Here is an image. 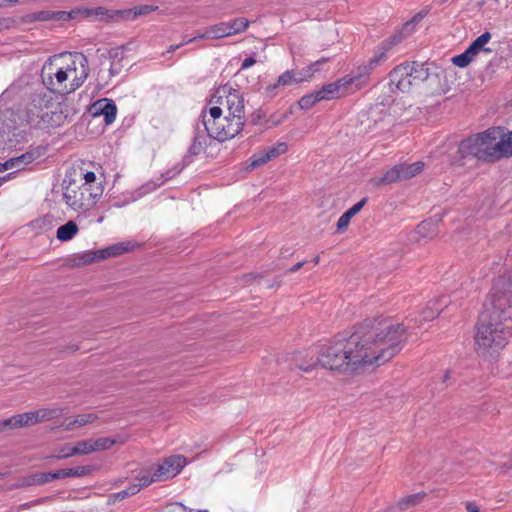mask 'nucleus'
<instances>
[{"mask_svg": "<svg viewBox=\"0 0 512 512\" xmlns=\"http://www.w3.org/2000/svg\"><path fill=\"white\" fill-rule=\"evenodd\" d=\"M407 340L404 324L387 318L367 319L351 334H339L323 344L317 363L299 364L310 372L321 367L339 372H353L367 365H381L398 354Z\"/></svg>", "mask_w": 512, "mask_h": 512, "instance_id": "obj_1", "label": "nucleus"}, {"mask_svg": "<svg viewBox=\"0 0 512 512\" xmlns=\"http://www.w3.org/2000/svg\"><path fill=\"white\" fill-rule=\"evenodd\" d=\"M89 75V63L83 53H65L50 57L42 66L43 85L53 93L67 94L78 89Z\"/></svg>", "mask_w": 512, "mask_h": 512, "instance_id": "obj_2", "label": "nucleus"}, {"mask_svg": "<svg viewBox=\"0 0 512 512\" xmlns=\"http://www.w3.org/2000/svg\"><path fill=\"white\" fill-rule=\"evenodd\" d=\"M501 143L500 127H491L462 140L458 152L464 158L494 163L502 159Z\"/></svg>", "mask_w": 512, "mask_h": 512, "instance_id": "obj_3", "label": "nucleus"}, {"mask_svg": "<svg viewBox=\"0 0 512 512\" xmlns=\"http://www.w3.org/2000/svg\"><path fill=\"white\" fill-rule=\"evenodd\" d=\"M512 334V325L480 315L475 335L476 351L483 357H493L505 347Z\"/></svg>", "mask_w": 512, "mask_h": 512, "instance_id": "obj_4", "label": "nucleus"}, {"mask_svg": "<svg viewBox=\"0 0 512 512\" xmlns=\"http://www.w3.org/2000/svg\"><path fill=\"white\" fill-rule=\"evenodd\" d=\"M481 314L512 325V269L493 283Z\"/></svg>", "mask_w": 512, "mask_h": 512, "instance_id": "obj_5", "label": "nucleus"}, {"mask_svg": "<svg viewBox=\"0 0 512 512\" xmlns=\"http://www.w3.org/2000/svg\"><path fill=\"white\" fill-rule=\"evenodd\" d=\"M223 108L210 107L208 112H203L201 120L209 128L210 136L220 142L227 141L237 136L243 129L245 120L230 116H223Z\"/></svg>", "mask_w": 512, "mask_h": 512, "instance_id": "obj_6", "label": "nucleus"}, {"mask_svg": "<svg viewBox=\"0 0 512 512\" xmlns=\"http://www.w3.org/2000/svg\"><path fill=\"white\" fill-rule=\"evenodd\" d=\"M429 77V68L424 63L406 62L395 67L389 74L390 86H395L397 90L406 93L414 85L427 80Z\"/></svg>", "mask_w": 512, "mask_h": 512, "instance_id": "obj_7", "label": "nucleus"}, {"mask_svg": "<svg viewBox=\"0 0 512 512\" xmlns=\"http://www.w3.org/2000/svg\"><path fill=\"white\" fill-rule=\"evenodd\" d=\"M104 187L77 186L69 182L63 194L66 204L74 211H87L91 209L102 196Z\"/></svg>", "mask_w": 512, "mask_h": 512, "instance_id": "obj_8", "label": "nucleus"}, {"mask_svg": "<svg viewBox=\"0 0 512 512\" xmlns=\"http://www.w3.org/2000/svg\"><path fill=\"white\" fill-rule=\"evenodd\" d=\"M365 85L366 78L365 76H363V74L359 73L354 76L347 75L333 83L324 85L317 92L321 100H332L344 96L346 94L353 93L354 91L361 89Z\"/></svg>", "mask_w": 512, "mask_h": 512, "instance_id": "obj_9", "label": "nucleus"}, {"mask_svg": "<svg viewBox=\"0 0 512 512\" xmlns=\"http://www.w3.org/2000/svg\"><path fill=\"white\" fill-rule=\"evenodd\" d=\"M210 102L218 104L217 106L221 108L224 107L227 112L226 116L245 120L244 98L239 91L229 86L220 87L216 90Z\"/></svg>", "mask_w": 512, "mask_h": 512, "instance_id": "obj_10", "label": "nucleus"}, {"mask_svg": "<svg viewBox=\"0 0 512 512\" xmlns=\"http://www.w3.org/2000/svg\"><path fill=\"white\" fill-rule=\"evenodd\" d=\"M423 167L424 163L422 161L401 163L388 170L381 181L384 183H393L400 180H406L420 173L423 170Z\"/></svg>", "mask_w": 512, "mask_h": 512, "instance_id": "obj_11", "label": "nucleus"}, {"mask_svg": "<svg viewBox=\"0 0 512 512\" xmlns=\"http://www.w3.org/2000/svg\"><path fill=\"white\" fill-rule=\"evenodd\" d=\"M187 464L186 458L181 455H172L165 458L161 463L154 465L156 476L160 481H166L178 475Z\"/></svg>", "mask_w": 512, "mask_h": 512, "instance_id": "obj_12", "label": "nucleus"}, {"mask_svg": "<svg viewBox=\"0 0 512 512\" xmlns=\"http://www.w3.org/2000/svg\"><path fill=\"white\" fill-rule=\"evenodd\" d=\"M288 146L285 142H280L272 146H267L261 149L259 152L253 154L249 160L247 168L253 170L260 166H263L270 160L277 158L287 152Z\"/></svg>", "mask_w": 512, "mask_h": 512, "instance_id": "obj_13", "label": "nucleus"}, {"mask_svg": "<svg viewBox=\"0 0 512 512\" xmlns=\"http://www.w3.org/2000/svg\"><path fill=\"white\" fill-rule=\"evenodd\" d=\"M461 292H454L451 296H441L439 299L430 301L427 307L422 311V319L424 321H431L436 318L445 309L450 306L457 307L456 301Z\"/></svg>", "mask_w": 512, "mask_h": 512, "instance_id": "obj_14", "label": "nucleus"}, {"mask_svg": "<svg viewBox=\"0 0 512 512\" xmlns=\"http://www.w3.org/2000/svg\"><path fill=\"white\" fill-rule=\"evenodd\" d=\"M210 136L209 128H207L202 120L196 122L194 126V136L189 147L190 156H198L205 152Z\"/></svg>", "mask_w": 512, "mask_h": 512, "instance_id": "obj_15", "label": "nucleus"}, {"mask_svg": "<svg viewBox=\"0 0 512 512\" xmlns=\"http://www.w3.org/2000/svg\"><path fill=\"white\" fill-rule=\"evenodd\" d=\"M91 112L93 116H104L106 125H110L116 119L117 107L113 100L102 98L92 104Z\"/></svg>", "mask_w": 512, "mask_h": 512, "instance_id": "obj_16", "label": "nucleus"}, {"mask_svg": "<svg viewBox=\"0 0 512 512\" xmlns=\"http://www.w3.org/2000/svg\"><path fill=\"white\" fill-rule=\"evenodd\" d=\"M39 423L36 411L16 414L0 422V430L32 426Z\"/></svg>", "mask_w": 512, "mask_h": 512, "instance_id": "obj_17", "label": "nucleus"}, {"mask_svg": "<svg viewBox=\"0 0 512 512\" xmlns=\"http://www.w3.org/2000/svg\"><path fill=\"white\" fill-rule=\"evenodd\" d=\"M422 18L423 17L420 14H418L415 17H413L410 21L404 23L400 31L394 33L390 38L384 40L381 43L382 49H387L390 52L394 46L398 45L405 37H407L414 31L416 24Z\"/></svg>", "mask_w": 512, "mask_h": 512, "instance_id": "obj_18", "label": "nucleus"}, {"mask_svg": "<svg viewBox=\"0 0 512 512\" xmlns=\"http://www.w3.org/2000/svg\"><path fill=\"white\" fill-rule=\"evenodd\" d=\"M44 153L45 148L41 146L34 147L20 156L8 159L10 168L15 169V173L16 171L23 170L27 165L42 157Z\"/></svg>", "mask_w": 512, "mask_h": 512, "instance_id": "obj_19", "label": "nucleus"}, {"mask_svg": "<svg viewBox=\"0 0 512 512\" xmlns=\"http://www.w3.org/2000/svg\"><path fill=\"white\" fill-rule=\"evenodd\" d=\"M229 32L230 30L227 29L226 22H220L206 27L202 32L198 33L193 38L188 39V42H194L202 39L218 40L229 37Z\"/></svg>", "mask_w": 512, "mask_h": 512, "instance_id": "obj_20", "label": "nucleus"}, {"mask_svg": "<svg viewBox=\"0 0 512 512\" xmlns=\"http://www.w3.org/2000/svg\"><path fill=\"white\" fill-rule=\"evenodd\" d=\"M185 164L177 163L173 166V168L167 170L164 174H162V180L160 182H148L143 185L138 191V197L146 195L152 191H154L157 187L163 185L167 180L172 179L176 175H178L184 168Z\"/></svg>", "mask_w": 512, "mask_h": 512, "instance_id": "obj_21", "label": "nucleus"}, {"mask_svg": "<svg viewBox=\"0 0 512 512\" xmlns=\"http://www.w3.org/2000/svg\"><path fill=\"white\" fill-rule=\"evenodd\" d=\"M136 244L132 241H125L113 244L109 247L100 249L96 252V256L98 259H106L109 257H115L122 255L126 252H130L134 250Z\"/></svg>", "mask_w": 512, "mask_h": 512, "instance_id": "obj_22", "label": "nucleus"}, {"mask_svg": "<svg viewBox=\"0 0 512 512\" xmlns=\"http://www.w3.org/2000/svg\"><path fill=\"white\" fill-rule=\"evenodd\" d=\"M79 16L84 18H93L96 20H106L113 19L114 17H119V10H109L104 7H96V8H78Z\"/></svg>", "mask_w": 512, "mask_h": 512, "instance_id": "obj_23", "label": "nucleus"}, {"mask_svg": "<svg viewBox=\"0 0 512 512\" xmlns=\"http://www.w3.org/2000/svg\"><path fill=\"white\" fill-rule=\"evenodd\" d=\"M156 474L157 472L154 466L143 468L135 477V482H133V484L137 486L138 491H140L142 488L147 487L152 483L161 482L160 479L157 478L158 476H156Z\"/></svg>", "mask_w": 512, "mask_h": 512, "instance_id": "obj_24", "label": "nucleus"}, {"mask_svg": "<svg viewBox=\"0 0 512 512\" xmlns=\"http://www.w3.org/2000/svg\"><path fill=\"white\" fill-rule=\"evenodd\" d=\"M366 201V198L361 199L339 217L337 221V229L339 231L344 230L349 225L351 218L361 211Z\"/></svg>", "mask_w": 512, "mask_h": 512, "instance_id": "obj_25", "label": "nucleus"}, {"mask_svg": "<svg viewBox=\"0 0 512 512\" xmlns=\"http://www.w3.org/2000/svg\"><path fill=\"white\" fill-rule=\"evenodd\" d=\"M157 7L153 5H140L131 9H124L119 12V17L125 20H134L135 18L147 15L156 10Z\"/></svg>", "mask_w": 512, "mask_h": 512, "instance_id": "obj_26", "label": "nucleus"}, {"mask_svg": "<svg viewBox=\"0 0 512 512\" xmlns=\"http://www.w3.org/2000/svg\"><path fill=\"white\" fill-rule=\"evenodd\" d=\"M388 50L387 49H382V44H380L373 57L369 59L368 61V64L364 67L365 69V78L367 79V74L373 70L377 65H379L380 63L384 62L386 59H387V54H388Z\"/></svg>", "mask_w": 512, "mask_h": 512, "instance_id": "obj_27", "label": "nucleus"}, {"mask_svg": "<svg viewBox=\"0 0 512 512\" xmlns=\"http://www.w3.org/2000/svg\"><path fill=\"white\" fill-rule=\"evenodd\" d=\"M78 232V226L74 221H68L57 229L56 236L60 241L71 240Z\"/></svg>", "mask_w": 512, "mask_h": 512, "instance_id": "obj_28", "label": "nucleus"}, {"mask_svg": "<svg viewBox=\"0 0 512 512\" xmlns=\"http://www.w3.org/2000/svg\"><path fill=\"white\" fill-rule=\"evenodd\" d=\"M249 24L250 21L244 17L226 21L227 29L230 30L229 36L244 32L249 27Z\"/></svg>", "mask_w": 512, "mask_h": 512, "instance_id": "obj_29", "label": "nucleus"}, {"mask_svg": "<svg viewBox=\"0 0 512 512\" xmlns=\"http://www.w3.org/2000/svg\"><path fill=\"white\" fill-rule=\"evenodd\" d=\"M97 419V416L92 413L81 414L75 417L73 421H70L64 426V429L70 431L75 427H82L84 425L93 423Z\"/></svg>", "mask_w": 512, "mask_h": 512, "instance_id": "obj_30", "label": "nucleus"}, {"mask_svg": "<svg viewBox=\"0 0 512 512\" xmlns=\"http://www.w3.org/2000/svg\"><path fill=\"white\" fill-rule=\"evenodd\" d=\"M90 441L92 453L109 450L116 443V440L111 437H100L97 439H90Z\"/></svg>", "mask_w": 512, "mask_h": 512, "instance_id": "obj_31", "label": "nucleus"}, {"mask_svg": "<svg viewBox=\"0 0 512 512\" xmlns=\"http://www.w3.org/2000/svg\"><path fill=\"white\" fill-rule=\"evenodd\" d=\"M297 78V74L294 70H286L278 77L274 88L286 87L292 84L300 83Z\"/></svg>", "mask_w": 512, "mask_h": 512, "instance_id": "obj_32", "label": "nucleus"}, {"mask_svg": "<svg viewBox=\"0 0 512 512\" xmlns=\"http://www.w3.org/2000/svg\"><path fill=\"white\" fill-rule=\"evenodd\" d=\"M491 34L489 32H484L479 37H477L467 48L469 50V53H472L474 56H476L480 50L483 49V47L490 41Z\"/></svg>", "mask_w": 512, "mask_h": 512, "instance_id": "obj_33", "label": "nucleus"}, {"mask_svg": "<svg viewBox=\"0 0 512 512\" xmlns=\"http://www.w3.org/2000/svg\"><path fill=\"white\" fill-rule=\"evenodd\" d=\"M424 497V494L416 493L412 495L405 496L401 498L398 502V506L401 510L409 509L417 504H419Z\"/></svg>", "mask_w": 512, "mask_h": 512, "instance_id": "obj_34", "label": "nucleus"}, {"mask_svg": "<svg viewBox=\"0 0 512 512\" xmlns=\"http://www.w3.org/2000/svg\"><path fill=\"white\" fill-rule=\"evenodd\" d=\"M502 158L512 156V131L504 133L500 128Z\"/></svg>", "mask_w": 512, "mask_h": 512, "instance_id": "obj_35", "label": "nucleus"}, {"mask_svg": "<svg viewBox=\"0 0 512 512\" xmlns=\"http://www.w3.org/2000/svg\"><path fill=\"white\" fill-rule=\"evenodd\" d=\"M79 176L81 180H84L81 186H88L94 188L95 186L103 187L102 181H97L96 174L92 171L79 170Z\"/></svg>", "mask_w": 512, "mask_h": 512, "instance_id": "obj_36", "label": "nucleus"}, {"mask_svg": "<svg viewBox=\"0 0 512 512\" xmlns=\"http://www.w3.org/2000/svg\"><path fill=\"white\" fill-rule=\"evenodd\" d=\"M39 423L58 418L62 414L60 408H43L36 411Z\"/></svg>", "mask_w": 512, "mask_h": 512, "instance_id": "obj_37", "label": "nucleus"}, {"mask_svg": "<svg viewBox=\"0 0 512 512\" xmlns=\"http://www.w3.org/2000/svg\"><path fill=\"white\" fill-rule=\"evenodd\" d=\"M79 16V9H73L71 11H52L51 21L63 22L70 19H76Z\"/></svg>", "mask_w": 512, "mask_h": 512, "instance_id": "obj_38", "label": "nucleus"}, {"mask_svg": "<svg viewBox=\"0 0 512 512\" xmlns=\"http://www.w3.org/2000/svg\"><path fill=\"white\" fill-rule=\"evenodd\" d=\"M321 101V98L317 91L310 94L304 95L300 98L298 104L301 109H310L317 102Z\"/></svg>", "mask_w": 512, "mask_h": 512, "instance_id": "obj_39", "label": "nucleus"}, {"mask_svg": "<svg viewBox=\"0 0 512 512\" xmlns=\"http://www.w3.org/2000/svg\"><path fill=\"white\" fill-rule=\"evenodd\" d=\"M474 55L472 53H469V50L466 49L463 53L456 55L452 58V62L454 65L464 68L470 64L472 61Z\"/></svg>", "mask_w": 512, "mask_h": 512, "instance_id": "obj_40", "label": "nucleus"}, {"mask_svg": "<svg viewBox=\"0 0 512 512\" xmlns=\"http://www.w3.org/2000/svg\"><path fill=\"white\" fill-rule=\"evenodd\" d=\"M51 18H52V11L44 10V11L27 14L25 16V21H27V22L51 21Z\"/></svg>", "mask_w": 512, "mask_h": 512, "instance_id": "obj_41", "label": "nucleus"}, {"mask_svg": "<svg viewBox=\"0 0 512 512\" xmlns=\"http://www.w3.org/2000/svg\"><path fill=\"white\" fill-rule=\"evenodd\" d=\"M75 455H76V453H75L74 445L68 443V444H65L62 447H60L56 451V453L53 455V457L56 459H66V458H69V457L75 456Z\"/></svg>", "mask_w": 512, "mask_h": 512, "instance_id": "obj_42", "label": "nucleus"}, {"mask_svg": "<svg viewBox=\"0 0 512 512\" xmlns=\"http://www.w3.org/2000/svg\"><path fill=\"white\" fill-rule=\"evenodd\" d=\"M382 112H383V108L380 105H376L375 107H372L368 112L361 114V116H360L361 123L364 124L365 123L364 118H366L368 121H373L374 124H376L378 121L376 119V116H378Z\"/></svg>", "mask_w": 512, "mask_h": 512, "instance_id": "obj_43", "label": "nucleus"}, {"mask_svg": "<svg viewBox=\"0 0 512 512\" xmlns=\"http://www.w3.org/2000/svg\"><path fill=\"white\" fill-rule=\"evenodd\" d=\"M76 455H86L92 453L90 439L82 440L74 445Z\"/></svg>", "mask_w": 512, "mask_h": 512, "instance_id": "obj_44", "label": "nucleus"}, {"mask_svg": "<svg viewBox=\"0 0 512 512\" xmlns=\"http://www.w3.org/2000/svg\"><path fill=\"white\" fill-rule=\"evenodd\" d=\"M67 472H68L67 468H65V469L57 470L55 472L44 473L42 475V481L48 482V481L55 480V479L67 478L68 477V474H66Z\"/></svg>", "mask_w": 512, "mask_h": 512, "instance_id": "obj_45", "label": "nucleus"}, {"mask_svg": "<svg viewBox=\"0 0 512 512\" xmlns=\"http://www.w3.org/2000/svg\"><path fill=\"white\" fill-rule=\"evenodd\" d=\"M138 492L139 491H138L137 486H135L132 483L128 488L121 490V491L117 492L116 494H114V498L117 500H123L129 496L137 494Z\"/></svg>", "mask_w": 512, "mask_h": 512, "instance_id": "obj_46", "label": "nucleus"}, {"mask_svg": "<svg viewBox=\"0 0 512 512\" xmlns=\"http://www.w3.org/2000/svg\"><path fill=\"white\" fill-rule=\"evenodd\" d=\"M68 477H81L86 475L89 472V468L87 466H77L73 468H67Z\"/></svg>", "mask_w": 512, "mask_h": 512, "instance_id": "obj_47", "label": "nucleus"}, {"mask_svg": "<svg viewBox=\"0 0 512 512\" xmlns=\"http://www.w3.org/2000/svg\"><path fill=\"white\" fill-rule=\"evenodd\" d=\"M296 74L298 77L297 78L298 81L301 83V82L310 80L313 77L314 72L312 71L311 67L308 65L307 67L303 68L302 70L296 72Z\"/></svg>", "mask_w": 512, "mask_h": 512, "instance_id": "obj_48", "label": "nucleus"}, {"mask_svg": "<svg viewBox=\"0 0 512 512\" xmlns=\"http://www.w3.org/2000/svg\"><path fill=\"white\" fill-rule=\"evenodd\" d=\"M49 100H46L45 97L43 98H40L39 99L35 96L33 99H32V103L34 105V107L36 108H40L42 109V107H47V104H48Z\"/></svg>", "mask_w": 512, "mask_h": 512, "instance_id": "obj_49", "label": "nucleus"}, {"mask_svg": "<svg viewBox=\"0 0 512 512\" xmlns=\"http://www.w3.org/2000/svg\"><path fill=\"white\" fill-rule=\"evenodd\" d=\"M255 63H256V59L253 56L247 57L241 63V70H246V69L250 68L251 66H253Z\"/></svg>", "mask_w": 512, "mask_h": 512, "instance_id": "obj_50", "label": "nucleus"}, {"mask_svg": "<svg viewBox=\"0 0 512 512\" xmlns=\"http://www.w3.org/2000/svg\"><path fill=\"white\" fill-rule=\"evenodd\" d=\"M327 61H328L327 58H321L320 60L315 61L314 63L310 64L309 66L311 67L312 71L315 73V72L320 71L321 65Z\"/></svg>", "mask_w": 512, "mask_h": 512, "instance_id": "obj_51", "label": "nucleus"}, {"mask_svg": "<svg viewBox=\"0 0 512 512\" xmlns=\"http://www.w3.org/2000/svg\"><path fill=\"white\" fill-rule=\"evenodd\" d=\"M465 508L467 512H480L479 507L474 502H466Z\"/></svg>", "mask_w": 512, "mask_h": 512, "instance_id": "obj_52", "label": "nucleus"}, {"mask_svg": "<svg viewBox=\"0 0 512 512\" xmlns=\"http://www.w3.org/2000/svg\"><path fill=\"white\" fill-rule=\"evenodd\" d=\"M433 225V222L432 221H423L419 226H418V233L420 234H424V232L426 231L427 228H429L430 226Z\"/></svg>", "mask_w": 512, "mask_h": 512, "instance_id": "obj_53", "label": "nucleus"}, {"mask_svg": "<svg viewBox=\"0 0 512 512\" xmlns=\"http://www.w3.org/2000/svg\"><path fill=\"white\" fill-rule=\"evenodd\" d=\"M188 43H189L188 40H185V41H183V42H181V43H179L177 45H171L168 48L167 53H172V52L176 51L178 48H180V47H182V46H184V45H186Z\"/></svg>", "mask_w": 512, "mask_h": 512, "instance_id": "obj_54", "label": "nucleus"}, {"mask_svg": "<svg viewBox=\"0 0 512 512\" xmlns=\"http://www.w3.org/2000/svg\"><path fill=\"white\" fill-rule=\"evenodd\" d=\"M15 172H10L7 175L0 177V187L8 180L14 178Z\"/></svg>", "mask_w": 512, "mask_h": 512, "instance_id": "obj_55", "label": "nucleus"}, {"mask_svg": "<svg viewBox=\"0 0 512 512\" xmlns=\"http://www.w3.org/2000/svg\"><path fill=\"white\" fill-rule=\"evenodd\" d=\"M10 165H9V161H5L3 163H0V173H2L3 171H6V170H10Z\"/></svg>", "mask_w": 512, "mask_h": 512, "instance_id": "obj_56", "label": "nucleus"}, {"mask_svg": "<svg viewBox=\"0 0 512 512\" xmlns=\"http://www.w3.org/2000/svg\"><path fill=\"white\" fill-rule=\"evenodd\" d=\"M304 261H300L298 263H296L293 267L290 268V272H297L303 265H304Z\"/></svg>", "mask_w": 512, "mask_h": 512, "instance_id": "obj_57", "label": "nucleus"}, {"mask_svg": "<svg viewBox=\"0 0 512 512\" xmlns=\"http://www.w3.org/2000/svg\"><path fill=\"white\" fill-rule=\"evenodd\" d=\"M18 0H0V7H3L5 6L7 3L9 4H14L16 3Z\"/></svg>", "mask_w": 512, "mask_h": 512, "instance_id": "obj_58", "label": "nucleus"}, {"mask_svg": "<svg viewBox=\"0 0 512 512\" xmlns=\"http://www.w3.org/2000/svg\"><path fill=\"white\" fill-rule=\"evenodd\" d=\"M450 378V372L447 371L443 376V382H446Z\"/></svg>", "mask_w": 512, "mask_h": 512, "instance_id": "obj_59", "label": "nucleus"}, {"mask_svg": "<svg viewBox=\"0 0 512 512\" xmlns=\"http://www.w3.org/2000/svg\"><path fill=\"white\" fill-rule=\"evenodd\" d=\"M314 262H315V264H317V263L319 262V256H316V257L314 258Z\"/></svg>", "mask_w": 512, "mask_h": 512, "instance_id": "obj_60", "label": "nucleus"}, {"mask_svg": "<svg viewBox=\"0 0 512 512\" xmlns=\"http://www.w3.org/2000/svg\"><path fill=\"white\" fill-rule=\"evenodd\" d=\"M110 74L114 75V70L112 68L110 69Z\"/></svg>", "mask_w": 512, "mask_h": 512, "instance_id": "obj_61", "label": "nucleus"}, {"mask_svg": "<svg viewBox=\"0 0 512 512\" xmlns=\"http://www.w3.org/2000/svg\"><path fill=\"white\" fill-rule=\"evenodd\" d=\"M102 221H103V217H100V218L98 219V222H102Z\"/></svg>", "mask_w": 512, "mask_h": 512, "instance_id": "obj_62", "label": "nucleus"}, {"mask_svg": "<svg viewBox=\"0 0 512 512\" xmlns=\"http://www.w3.org/2000/svg\"><path fill=\"white\" fill-rule=\"evenodd\" d=\"M199 512H207L206 510H203V511H199Z\"/></svg>", "mask_w": 512, "mask_h": 512, "instance_id": "obj_63", "label": "nucleus"}]
</instances>
